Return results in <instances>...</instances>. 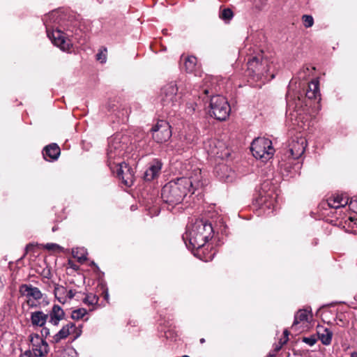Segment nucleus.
<instances>
[{
	"label": "nucleus",
	"mask_w": 357,
	"mask_h": 357,
	"mask_svg": "<svg viewBox=\"0 0 357 357\" xmlns=\"http://www.w3.org/2000/svg\"><path fill=\"white\" fill-rule=\"evenodd\" d=\"M213 229L211 223L203 219H195L187 225L183 239L188 250H198L212 238Z\"/></svg>",
	"instance_id": "1"
},
{
	"label": "nucleus",
	"mask_w": 357,
	"mask_h": 357,
	"mask_svg": "<svg viewBox=\"0 0 357 357\" xmlns=\"http://www.w3.org/2000/svg\"><path fill=\"white\" fill-rule=\"evenodd\" d=\"M272 63L268 56L260 52L248 61V75L255 81L266 79Z\"/></svg>",
	"instance_id": "2"
},
{
	"label": "nucleus",
	"mask_w": 357,
	"mask_h": 357,
	"mask_svg": "<svg viewBox=\"0 0 357 357\" xmlns=\"http://www.w3.org/2000/svg\"><path fill=\"white\" fill-rule=\"evenodd\" d=\"M185 184H190V182L187 178L181 177L165 184L161 191L163 201H167L169 199H183L190 192Z\"/></svg>",
	"instance_id": "3"
},
{
	"label": "nucleus",
	"mask_w": 357,
	"mask_h": 357,
	"mask_svg": "<svg viewBox=\"0 0 357 357\" xmlns=\"http://www.w3.org/2000/svg\"><path fill=\"white\" fill-rule=\"evenodd\" d=\"M178 91V88L174 82L164 85L160 95L162 105L169 109L178 107L181 100V96Z\"/></svg>",
	"instance_id": "4"
},
{
	"label": "nucleus",
	"mask_w": 357,
	"mask_h": 357,
	"mask_svg": "<svg viewBox=\"0 0 357 357\" xmlns=\"http://www.w3.org/2000/svg\"><path fill=\"white\" fill-rule=\"evenodd\" d=\"M251 151L255 158L266 162L272 158L275 149L272 142L264 137L255 139L251 144Z\"/></svg>",
	"instance_id": "5"
},
{
	"label": "nucleus",
	"mask_w": 357,
	"mask_h": 357,
	"mask_svg": "<svg viewBox=\"0 0 357 357\" xmlns=\"http://www.w3.org/2000/svg\"><path fill=\"white\" fill-rule=\"evenodd\" d=\"M210 108L211 115L220 121H225L231 112L227 100L222 96H215L211 98Z\"/></svg>",
	"instance_id": "6"
},
{
	"label": "nucleus",
	"mask_w": 357,
	"mask_h": 357,
	"mask_svg": "<svg viewBox=\"0 0 357 357\" xmlns=\"http://www.w3.org/2000/svg\"><path fill=\"white\" fill-rule=\"evenodd\" d=\"M20 292L22 296L26 297V302L30 307H36L39 305L43 294L38 287L31 284H22L20 287Z\"/></svg>",
	"instance_id": "7"
},
{
	"label": "nucleus",
	"mask_w": 357,
	"mask_h": 357,
	"mask_svg": "<svg viewBox=\"0 0 357 357\" xmlns=\"http://www.w3.org/2000/svg\"><path fill=\"white\" fill-rule=\"evenodd\" d=\"M152 137L157 143H163L172 136L171 126L165 121H159L151 128Z\"/></svg>",
	"instance_id": "8"
},
{
	"label": "nucleus",
	"mask_w": 357,
	"mask_h": 357,
	"mask_svg": "<svg viewBox=\"0 0 357 357\" xmlns=\"http://www.w3.org/2000/svg\"><path fill=\"white\" fill-rule=\"evenodd\" d=\"M124 145L121 143L119 140H113L109 142L108 149L107 150V162L108 165L112 169V165H118L119 159L122 157L124 154Z\"/></svg>",
	"instance_id": "9"
},
{
	"label": "nucleus",
	"mask_w": 357,
	"mask_h": 357,
	"mask_svg": "<svg viewBox=\"0 0 357 357\" xmlns=\"http://www.w3.org/2000/svg\"><path fill=\"white\" fill-rule=\"evenodd\" d=\"M33 354L36 357H43L49 352V345L38 334L33 333L29 336Z\"/></svg>",
	"instance_id": "10"
},
{
	"label": "nucleus",
	"mask_w": 357,
	"mask_h": 357,
	"mask_svg": "<svg viewBox=\"0 0 357 357\" xmlns=\"http://www.w3.org/2000/svg\"><path fill=\"white\" fill-rule=\"evenodd\" d=\"M116 174L122 183L128 187L131 186L135 181V172L126 162H120L116 165Z\"/></svg>",
	"instance_id": "11"
},
{
	"label": "nucleus",
	"mask_w": 357,
	"mask_h": 357,
	"mask_svg": "<svg viewBox=\"0 0 357 357\" xmlns=\"http://www.w3.org/2000/svg\"><path fill=\"white\" fill-rule=\"evenodd\" d=\"M47 35L52 43L63 51H68L71 48V42L66 38L65 33L62 31L55 30L51 33L48 32Z\"/></svg>",
	"instance_id": "12"
},
{
	"label": "nucleus",
	"mask_w": 357,
	"mask_h": 357,
	"mask_svg": "<svg viewBox=\"0 0 357 357\" xmlns=\"http://www.w3.org/2000/svg\"><path fill=\"white\" fill-rule=\"evenodd\" d=\"M307 146L306 140L304 137H298L293 139L289 145V152L294 159L300 158L304 153Z\"/></svg>",
	"instance_id": "13"
},
{
	"label": "nucleus",
	"mask_w": 357,
	"mask_h": 357,
	"mask_svg": "<svg viewBox=\"0 0 357 357\" xmlns=\"http://www.w3.org/2000/svg\"><path fill=\"white\" fill-rule=\"evenodd\" d=\"M183 178H187L190 182V184H185L190 192L192 189L197 188L202 185L201 170L198 168L193 169L188 174L187 176H183Z\"/></svg>",
	"instance_id": "14"
},
{
	"label": "nucleus",
	"mask_w": 357,
	"mask_h": 357,
	"mask_svg": "<svg viewBox=\"0 0 357 357\" xmlns=\"http://www.w3.org/2000/svg\"><path fill=\"white\" fill-rule=\"evenodd\" d=\"M162 162L159 160H154L151 163L149 167L144 172V178L145 181H151L157 178L161 171Z\"/></svg>",
	"instance_id": "15"
},
{
	"label": "nucleus",
	"mask_w": 357,
	"mask_h": 357,
	"mask_svg": "<svg viewBox=\"0 0 357 357\" xmlns=\"http://www.w3.org/2000/svg\"><path fill=\"white\" fill-rule=\"evenodd\" d=\"M77 331L75 325L73 323H68L63 326L62 328L52 337V342L58 343L61 340L66 339L70 333Z\"/></svg>",
	"instance_id": "16"
},
{
	"label": "nucleus",
	"mask_w": 357,
	"mask_h": 357,
	"mask_svg": "<svg viewBox=\"0 0 357 357\" xmlns=\"http://www.w3.org/2000/svg\"><path fill=\"white\" fill-rule=\"evenodd\" d=\"M65 313L63 309L58 305H54L48 314L49 322L53 326H58L61 320L64 318Z\"/></svg>",
	"instance_id": "17"
},
{
	"label": "nucleus",
	"mask_w": 357,
	"mask_h": 357,
	"mask_svg": "<svg viewBox=\"0 0 357 357\" xmlns=\"http://www.w3.org/2000/svg\"><path fill=\"white\" fill-rule=\"evenodd\" d=\"M76 291L70 289L67 291L63 287H56L54 294L58 301L61 303H65L68 300H71L75 296Z\"/></svg>",
	"instance_id": "18"
},
{
	"label": "nucleus",
	"mask_w": 357,
	"mask_h": 357,
	"mask_svg": "<svg viewBox=\"0 0 357 357\" xmlns=\"http://www.w3.org/2000/svg\"><path fill=\"white\" fill-rule=\"evenodd\" d=\"M48 319V314L43 311H36L31 314V321L33 326L43 327Z\"/></svg>",
	"instance_id": "19"
},
{
	"label": "nucleus",
	"mask_w": 357,
	"mask_h": 357,
	"mask_svg": "<svg viewBox=\"0 0 357 357\" xmlns=\"http://www.w3.org/2000/svg\"><path fill=\"white\" fill-rule=\"evenodd\" d=\"M319 83L318 79H313L308 84L306 97L309 99H320Z\"/></svg>",
	"instance_id": "20"
},
{
	"label": "nucleus",
	"mask_w": 357,
	"mask_h": 357,
	"mask_svg": "<svg viewBox=\"0 0 357 357\" xmlns=\"http://www.w3.org/2000/svg\"><path fill=\"white\" fill-rule=\"evenodd\" d=\"M256 204L255 208L257 215H261L262 214L268 215L273 212L275 208L273 202H256Z\"/></svg>",
	"instance_id": "21"
},
{
	"label": "nucleus",
	"mask_w": 357,
	"mask_h": 357,
	"mask_svg": "<svg viewBox=\"0 0 357 357\" xmlns=\"http://www.w3.org/2000/svg\"><path fill=\"white\" fill-rule=\"evenodd\" d=\"M60 154V148L56 144H52L47 146L43 150V156L45 160H56Z\"/></svg>",
	"instance_id": "22"
},
{
	"label": "nucleus",
	"mask_w": 357,
	"mask_h": 357,
	"mask_svg": "<svg viewBox=\"0 0 357 357\" xmlns=\"http://www.w3.org/2000/svg\"><path fill=\"white\" fill-rule=\"evenodd\" d=\"M312 317L310 312L306 310H300L297 312L294 317V321L292 328L296 327L299 323L308 322Z\"/></svg>",
	"instance_id": "23"
},
{
	"label": "nucleus",
	"mask_w": 357,
	"mask_h": 357,
	"mask_svg": "<svg viewBox=\"0 0 357 357\" xmlns=\"http://www.w3.org/2000/svg\"><path fill=\"white\" fill-rule=\"evenodd\" d=\"M183 61V67L187 73H193L197 68V59L195 56H189L182 57Z\"/></svg>",
	"instance_id": "24"
},
{
	"label": "nucleus",
	"mask_w": 357,
	"mask_h": 357,
	"mask_svg": "<svg viewBox=\"0 0 357 357\" xmlns=\"http://www.w3.org/2000/svg\"><path fill=\"white\" fill-rule=\"evenodd\" d=\"M329 208L337 209L342 207H344L348 205L350 210L357 213V202H344V204H341V202H324Z\"/></svg>",
	"instance_id": "25"
},
{
	"label": "nucleus",
	"mask_w": 357,
	"mask_h": 357,
	"mask_svg": "<svg viewBox=\"0 0 357 357\" xmlns=\"http://www.w3.org/2000/svg\"><path fill=\"white\" fill-rule=\"evenodd\" d=\"M218 144L220 145V142L216 140H210L205 144V149L207 150L208 154L212 156H220Z\"/></svg>",
	"instance_id": "26"
},
{
	"label": "nucleus",
	"mask_w": 357,
	"mask_h": 357,
	"mask_svg": "<svg viewBox=\"0 0 357 357\" xmlns=\"http://www.w3.org/2000/svg\"><path fill=\"white\" fill-rule=\"evenodd\" d=\"M73 256L77 259L79 262H84L86 260L87 252L83 248H77L73 249Z\"/></svg>",
	"instance_id": "27"
},
{
	"label": "nucleus",
	"mask_w": 357,
	"mask_h": 357,
	"mask_svg": "<svg viewBox=\"0 0 357 357\" xmlns=\"http://www.w3.org/2000/svg\"><path fill=\"white\" fill-rule=\"evenodd\" d=\"M332 337L333 333L328 328H325L322 333H319V339L324 345H329L331 344Z\"/></svg>",
	"instance_id": "28"
},
{
	"label": "nucleus",
	"mask_w": 357,
	"mask_h": 357,
	"mask_svg": "<svg viewBox=\"0 0 357 357\" xmlns=\"http://www.w3.org/2000/svg\"><path fill=\"white\" fill-rule=\"evenodd\" d=\"M87 313V310L84 308H79L72 312L71 318L75 320L82 319Z\"/></svg>",
	"instance_id": "29"
},
{
	"label": "nucleus",
	"mask_w": 357,
	"mask_h": 357,
	"mask_svg": "<svg viewBox=\"0 0 357 357\" xmlns=\"http://www.w3.org/2000/svg\"><path fill=\"white\" fill-rule=\"evenodd\" d=\"M96 59L101 63H105L107 59V48L100 49L96 55Z\"/></svg>",
	"instance_id": "30"
},
{
	"label": "nucleus",
	"mask_w": 357,
	"mask_h": 357,
	"mask_svg": "<svg viewBox=\"0 0 357 357\" xmlns=\"http://www.w3.org/2000/svg\"><path fill=\"white\" fill-rule=\"evenodd\" d=\"M302 20L303 24L306 28L311 27L314 24V20L311 15H304Z\"/></svg>",
	"instance_id": "31"
},
{
	"label": "nucleus",
	"mask_w": 357,
	"mask_h": 357,
	"mask_svg": "<svg viewBox=\"0 0 357 357\" xmlns=\"http://www.w3.org/2000/svg\"><path fill=\"white\" fill-rule=\"evenodd\" d=\"M220 16L223 20H229L233 17V12L229 8H225L222 11Z\"/></svg>",
	"instance_id": "32"
},
{
	"label": "nucleus",
	"mask_w": 357,
	"mask_h": 357,
	"mask_svg": "<svg viewBox=\"0 0 357 357\" xmlns=\"http://www.w3.org/2000/svg\"><path fill=\"white\" fill-rule=\"evenodd\" d=\"M98 298L94 295H88L84 299V303L89 305H94L98 303Z\"/></svg>",
	"instance_id": "33"
},
{
	"label": "nucleus",
	"mask_w": 357,
	"mask_h": 357,
	"mask_svg": "<svg viewBox=\"0 0 357 357\" xmlns=\"http://www.w3.org/2000/svg\"><path fill=\"white\" fill-rule=\"evenodd\" d=\"M44 248L46 250L52 251H61L63 250L60 245L56 243H47L44 245Z\"/></svg>",
	"instance_id": "34"
},
{
	"label": "nucleus",
	"mask_w": 357,
	"mask_h": 357,
	"mask_svg": "<svg viewBox=\"0 0 357 357\" xmlns=\"http://www.w3.org/2000/svg\"><path fill=\"white\" fill-rule=\"evenodd\" d=\"M349 200V196L347 193L341 192V193H337L335 194L333 201L337 202V201H343V200Z\"/></svg>",
	"instance_id": "35"
},
{
	"label": "nucleus",
	"mask_w": 357,
	"mask_h": 357,
	"mask_svg": "<svg viewBox=\"0 0 357 357\" xmlns=\"http://www.w3.org/2000/svg\"><path fill=\"white\" fill-rule=\"evenodd\" d=\"M167 206V208L168 210H172L173 208H181V205L183 202H165Z\"/></svg>",
	"instance_id": "36"
},
{
	"label": "nucleus",
	"mask_w": 357,
	"mask_h": 357,
	"mask_svg": "<svg viewBox=\"0 0 357 357\" xmlns=\"http://www.w3.org/2000/svg\"><path fill=\"white\" fill-rule=\"evenodd\" d=\"M303 342L310 346H313L316 343L317 340L314 337H303Z\"/></svg>",
	"instance_id": "37"
},
{
	"label": "nucleus",
	"mask_w": 357,
	"mask_h": 357,
	"mask_svg": "<svg viewBox=\"0 0 357 357\" xmlns=\"http://www.w3.org/2000/svg\"><path fill=\"white\" fill-rule=\"evenodd\" d=\"M62 357H66V356H71V357H77L76 356V351L73 349H68L67 350H65L62 354Z\"/></svg>",
	"instance_id": "38"
},
{
	"label": "nucleus",
	"mask_w": 357,
	"mask_h": 357,
	"mask_svg": "<svg viewBox=\"0 0 357 357\" xmlns=\"http://www.w3.org/2000/svg\"><path fill=\"white\" fill-rule=\"evenodd\" d=\"M42 335L45 336V337L50 335V329L46 327H43V329L41 331Z\"/></svg>",
	"instance_id": "39"
},
{
	"label": "nucleus",
	"mask_w": 357,
	"mask_h": 357,
	"mask_svg": "<svg viewBox=\"0 0 357 357\" xmlns=\"http://www.w3.org/2000/svg\"><path fill=\"white\" fill-rule=\"evenodd\" d=\"M68 264L70 266V267L72 268H73L74 270L78 269V266L77 265H75V264H73L71 261H69Z\"/></svg>",
	"instance_id": "40"
},
{
	"label": "nucleus",
	"mask_w": 357,
	"mask_h": 357,
	"mask_svg": "<svg viewBox=\"0 0 357 357\" xmlns=\"http://www.w3.org/2000/svg\"><path fill=\"white\" fill-rule=\"evenodd\" d=\"M4 287L3 282L2 280L1 277L0 276V290L2 289Z\"/></svg>",
	"instance_id": "41"
},
{
	"label": "nucleus",
	"mask_w": 357,
	"mask_h": 357,
	"mask_svg": "<svg viewBox=\"0 0 357 357\" xmlns=\"http://www.w3.org/2000/svg\"><path fill=\"white\" fill-rule=\"evenodd\" d=\"M137 208V206L136 204H135V205H134V204H133V205H132V206H130V209H131V211H135V210H136Z\"/></svg>",
	"instance_id": "42"
},
{
	"label": "nucleus",
	"mask_w": 357,
	"mask_h": 357,
	"mask_svg": "<svg viewBox=\"0 0 357 357\" xmlns=\"http://www.w3.org/2000/svg\"><path fill=\"white\" fill-rule=\"evenodd\" d=\"M158 213L159 212H158V209H156L153 214H152L151 212H150V214H151V215H157L158 214Z\"/></svg>",
	"instance_id": "43"
},
{
	"label": "nucleus",
	"mask_w": 357,
	"mask_h": 357,
	"mask_svg": "<svg viewBox=\"0 0 357 357\" xmlns=\"http://www.w3.org/2000/svg\"><path fill=\"white\" fill-rule=\"evenodd\" d=\"M351 357H357V352H353L351 354Z\"/></svg>",
	"instance_id": "44"
},
{
	"label": "nucleus",
	"mask_w": 357,
	"mask_h": 357,
	"mask_svg": "<svg viewBox=\"0 0 357 357\" xmlns=\"http://www.w3.org/2000/svg\"><path fill=\"white\" fill-rule=\"evenodd\" d=\"M203 92H204V94H208V89H204L203 90Z\"/></svg>",
	"instance_id": "45"
},
{
	"label": "nucleus",
	"mask_w": 357,
	"mask_h": 357,
	"mask_svg": "<svg viewBox=\"0 0 357 357\" xmlns=\"http://www.w3.org/2000/svg\"><path fill=\"white\" fill-rule=\"evenodd\" d=\"M80 334H81V331H79L78 332H77L75 338L78 337L80 335Z\"/></svg>",
	"instance_id": "46"
},
{
	"label": "nucleus",
	"mask_w": 357,
	"mask_h": 357,
	"mask_svg": "<svg viewBox=\"0 0 357 357\" xmlns=\"http://www.w3.org/2000/svg\"><path fill=\"white\" fill-rule=\"evenodd\" d=\"M284 335H285V336H288V335H289V332H288V331H287V330H285V331H284Z\"/></svg>",
	"instance_id": "47"
},
{
	"label": "nucleus",
	"mask_w": 357,
	"mask_h": 357,
	"mask_svg": "<svg viewBox=\"0 0 357 357\" xmlns=\"http://www.w3.org/2000/svg\"><path fill=\"white\" fill-rule=\"evenodd\" d=\"M57 229H58V228H57L56 226H54V227H52V231H56Z\"/></svg>",
	"instance_id": "48"
},
{
	"label": "nucleus",
	"mask_w": 357,
	"mask_h": 357,
	"mask_svg": "<svg viewBox=\"0 0 357 357\" xmlns=\"http://www.w3.org/2000/svg\"><path fill=\"white\" fill-rule=\"evenodd\" d=\"M204 342H205V340H204V338H202V339L200 340V342H201V343H204Z\"/></svg>",
	"instance_id": "49"
},
{
	"label": "nucleus",
	"mask_w": 357,
	"mask_h": 357,
	"mask_svg": "<svg viewBox=\"0 0 357 357\" xmlns=\"http://www.w3.org/2000/svg\"><path fill=\"white\" fill-rule=\"evenodd\" d=\"M221 169H227V167L226 166H222V167H221Z\"/></svg>",
	"instance_id": "50"
},
{
	"label": "nucleus",
	"mask_w": 357,
	"mask_h": 357,
	"mask_svg": "<svg viewBox=\"0 0 357 357\" xmlns=\"http://www.w3.org/2000/svg\"><path fill=\"white\" fill-rule=\"evenodd\" d=\"M267 357H275L273 354H269Z\"/></svg>",
	"instance_id": "51"
},
{
	"label": "nucleus",
	"mask_w": 357,
	"mask_h": 357,
	"mask_svg": "<svg viewBox=\"0 0 357 357\" xmlns=\"http://www.w3.org/2000/svg\"><path fill=\"white\" fill-rule=\"evenodd\" d=\"M274 77V75H271V79H273Z\"/></svg>",
	"instance_id": "52"
},
{
	"label": "nucleus",
	"mask_w": 357,
	"mask_h": 357,
	"mask_svg": "<svg viewBox=\"0 0 357 357\" xmlns=\"http://www.w3.org/2000/svg\"><path fill=\"white\" fill-rule=\"evenodd\" d=\"M107 297H108V294H106V295H105V298H107Z\"/></svg>",
	"instance_id": "53"
},
{
	"label": "nucleus",
	"mask_w": 357,
	"mask_h": 357,
	"mask_svg": "<svg viewBox=\"0 0 357 357\" xmlns=\"http://www.w3.org/2000/svg\"><path fill=\"white\" fill-rule=\"evenodd\" d=\"M305 69H306V70H307V71L309 70V68H308V67H306V68H305Z\"/></svg>",
	"instance_id": "54"
},
{
	"label": "nucleus",
	"mask_w": 357,
	"mask_h": 357,
	"mask_svg": "<svg viewBox=\"0 0 357 357\" xmlns=\"http://www.w3.org/2000/svg\"><path fill=\"white\" fill-rule=\"evenodd\" d=\"M226 181H229L228 177H226Z\"/></svg>",
	"instance_id": "55"
}]
</instances>
